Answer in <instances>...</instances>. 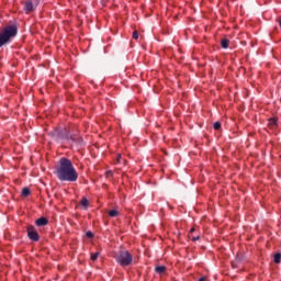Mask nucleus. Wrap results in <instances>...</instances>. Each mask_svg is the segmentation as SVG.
Segmentation results:
<instances>
[{
	"label": "nucleus",
	"mask_w": 281,
	"mask_h": 281,
	"mask_svg": "<svg viewBox=\"0 0 281 281\" xmlns=\"http://www.w3.org/2000/svg\"><path fill=\"white\" fill-rule=\"evenodd\" d=\"M55 173L59 181H78V172L76 171V168H74V164L65 157L60 158Z\"/></svg>",
	"instance_id": "1"
},
{
	"label": "nucleus",
	"mask_w": 281,
	"mask_h": 281,
	"mask_svg": "<svg viewBox=\"0 0 281 281\" xmlns=\"http://www.w3.org/2000/svg\"><path fill=\"white\" fill-rule=\"evenodd\" d=\"M16 34H19V29L16 25H8L3 27L0 32V47L12 43V38H14Z\"/></svg>",
	"instance_id": "2"
},
{
	"label": "nucleus",
	"mask_w": 281,
	"mask_h": 281,
	"mask_svg": "<svg viewBox=\"0 0 281 281\" xmlns=\"http://www.w3.org/2000/svg\"><path fill=\"white\" fill-rule=\"evenodd\" d=\"M53 139L56 142H67L68 144H80V138L69 134L67 130H55L50 133Z\"/></svg>",
	"instance_id": "3"
},
{
	"label": "nucleus",
	"mask_w": 281,
	"mask_h": 281,
	"mask_svg": "<svg viewBox=\"0 0 281 281\" xmlns=\"http://www.w3.org/2000/svg\"><path fill=\"white\" fill-rule=\"evenodd\" d=\"M115 260L121 267H128L133 265V255L127 250H120L115 256Z\"/></svg>",
	"instance_id": "4"
},
{
	"label": "nucleus",
	"mask_w": 281,
	"mask_h": 281,
	"mask_svg": "<svg viewBox=\"0 0 281 281\" xmlns=\"http://www.w3.org/2000/svg\"><path fill=\"white\" fill-rule=\"evenodd\" d=\"M40 0H29L24 4V11L27 13L34 12L38 8Z\"/></svg>",
	"instance_id": "5"
},
{
	"label": "nucleus",
	"mask_w": 281,
	"mask_h": 281,
	"mask_svg": "<svg viewBox=\"0 0 281 281\" xmlns=\"http://www.w3.org/2000/svg\"><path fill=\"white\" fill-rule=\"evenodd\" d=\"M27 236L30 240H34V243L40 240L38 232L36 231V227L34 226H29L27 227Z\"/></svg>",
	"instance_id": "6"
},
{
	"label": "nucleus",
	"mask_w": 281,
	"mask_h": 281,
	"mask_svg": "<svg viewBox=\"0 0 281 281\" xmlns=\"http://www.w3.org/2000/svg\"><path fill=\"white\" fill-rule=\"evenodd\" d=\"M35 225H37V227H43L47 225V218L40 217L38 220H36Z\"/></svg>",
	"instance_id": "7"
},
{
	"label": "nucleus",
	"mask_w": 281,
	"mask_h": 281,
	"mask_svg": "<svg viewBox=\"0 0 281 281\" xmlns=\"http://www.w3.org/2000/svg\"><path fill=\"white\" fill-rule=\"evenodd\" d=\"M155 271H156V273H159V274L166 273V267L165 266H158V267H156Z\"/></svg>",
	"instance_id": "8"
},
{
	"label": "nucleus",
	"mask_w": 281,
	"mask_h": 281,
	"mask_svg": "<svg viewBox=\"0 0 281 281\" xmlns=\"http://www.w3.org/2000/svg\"><path fill=\"white\" fill-rule=\"evenodd\" d=\"M221 45L223 49H227L229 47V40H222Z\"/></svg>",
	"instance_id": "9"
},
{
	"label": "nucleus",
	"mask_w": 281,
	"mask_h": 281,
	"mask_svg": "<svg viewBox=\"0 0 281 281\" xmlns=\"http://www.w3.org/2000/svg\"><path fill=\"white\" fill-rule=\"evenodd\" d=\"M280 261H281V254L280 252H277L274 255V262L276 265H280Z\"/></svg>",
	"instance_id": "10"
},
{
	"label": "nucleus",
	"mask_w": 281,
	"mask_h": 281,
	"mask_svg": "<svg viewBox=\"0 0 281 281\" xmlns=\"http://www.w3.org/2000/svg\"><path fill=\"white\" fill-rule=\"evenodd\" d=\"M81 205H82V207H89V200H87V198H83L81 200Z\"/></svg>",
	"instance_id": "11"
},
{
	"label": "nucleus",
	"mask_w": 281,
	"mask_h": 281,
	"mask_svg": "<svg viewBox=\"0 0 281 281\" xmlns=\"http://www.w3.org/2000/svg\"><path fill=\"white\" fill-rule=\"evenodd\" d=\"M22 196H30V188H24L22 190Z\"/></svg>",
	"instance_id": "12"
},
{
	"label": "nucleus",
	"mask_w": 281,
	"mask_h": 281,
	"mask_svg": "<svg viewBox=\"0 0 281 281\" xmlns=\"http://www.w3.org/2000/svg\"><path fill=\"white\" fill-rule=\"evenodd\" d=\"M269 124H270V126H278V120L277 119H271L269 121Z\"/></svg>",
	"instance_id": "13"
},
{
	"label": "nucleus",
	"mask_w": 281,
	"mask_h": 281,
	"mask_svg": "<svg viewBox=\"0 0 281 281\" xmlns=\"http://www.w3.org/2000/svg\"><path fill=\"white\" fill-rule=\"evenodd\" d=\"M120 213L117 212V210H112L109 212V215L112 216V217H115L117 216Z\"/></svg>",
	"instance_id": "14"
},
{
	"label": "nucleus",
	"mask_w": 281,
	"mask_h": 281,
	"mask_svg": "<svg viewBox=\"0 0 281 281\" xmlns=\"http://www.w3.org/2000/svg\"><path fill=\"white\" fill-rule=\"evenodd\" d=\"M213 128H214L215 131H220V128H221V122H215V123L213 124Z\"/></svg>",
	"instance_id": "15"
},
{
	"label": "nucleus",
	"mask_w": 281,
	"mask_h": 281,
	"mask_svg": "<svg viewBox=\"0 0 281 281\" xmlns=\"http://www.w3.org/2000/svg\"><path fill=\"white\" fill-rule=\"evenodd\" d=\"M98 256H100V252H94L91 255V260H98Z\"/></svg>",
	"instance_id": "16"
},
{
	"label": "nucleus",
	"mask_w": 281,
	"mask_h": 281,
	"mask_svg": "<svg viewBox=\"0 0 281 281\" xmlns=\"http://www.w3.org/2000/svg\"><path fill=\"white\" fill-rule=\"evenodd\" d=\"M133 38H135V41H137V38H139V33L137 31L133 32Z\"/></svg>",
	"instance_id": "17"
},
{
	"label": "nucleus",
	"mask_w": 281,
	"mask_h": 281,
	"mask_svg": "<svg viewBox=\"0 0 281 281\" xmlns=\"http://www.w3.org/2000/svg\"><path fill=\"white\" fill-rule=\"evenodd\" d=\"M87 238H93V233L91 231L86 233Z\"/></svg>",
	"instance_id": "18"
},
{
	"label": "nucleus",
	"mask_w": 281,
	"mask_h": 281,
	"mask_svg": "<svg viewBox=\"0 0 281 281\" xmlns=\"http://www.w3.org/2000/svg\"><path fill=\"white\" fill-rule=\"evenodd\" d=\"M200 238H201L200 236H195V237L192 238V241L196 243V240H199Z\"/></svg>",
	"instance_id": "19"
},
{
	"label": "nucleus",
	"mask_w": 281,
	"mask_h": 281,
	"mask_svg": "<svg viewBox=\"0 0 281 281\" xmlns=\"http://www.w3.org/2000/svg\"><path fill=\"white\" fill-rule=\"evenodd\" d=\"M112 175H113V172H111V171L106 172V177H111Z\"/></svg>",
	"instance_id": "20"
},
{
	"label": "nucleus",
	"mask_w": 281,
	"mask_h": 281,
	"mask_svg": "<svg viewBox=\"0 0 281 281\" xmlns=\"http://www.w3.org/2000/svg\"><path fill=\"white\" fill-rule=\"evenodd\" d=\"M199 281H205V277L200 278Z\"/></svg>",
	"instance_id": "21"
},
{
	"label": "nucleus",
	"mask_w": 281,
	"mask_h": 281,
	"mask_svg": "<svg viewBox=\"0 0 281 281\" xmlns=\"http://www.w3.org/2000/svg\"><path fill=\"white\" fill-rule=\"evenodd\" d=\"M193 232H194V228H191V229H190V233L192 234Z\"/></svg>",
	"instance_id": "22"
},
{
	"label": "nucleus",
	"mask_w": 281,
	"mask_h": 281,
	"mask_svg": "<svg viewBox=\"0 0 281 281\" xmlns=\"http://www.w3.org/2000/svg\"><path fill=\"white\" fill-rule=\"evenodd\" d=\"M120 159H122V156H119L117 161H120Z\"/></svg>",
	"instance_id": "23"
}]
</instances>
